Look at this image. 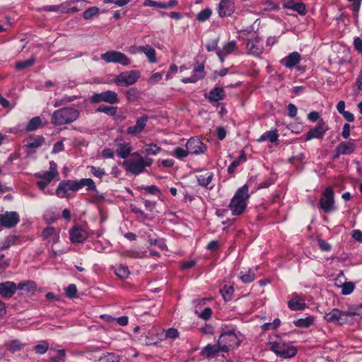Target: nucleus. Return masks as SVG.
Segmentation results:
<instances>
[{
	"label": "nucleus",
	"mask_w": 362,
	"mask_h": 362,
	"mask_svg": "<svg viewBox=\"0 0 362 362\" xmlns=\"http://www.w3.org/2000/svg\"><path fill=\"white\" fill-rule=\"evenodd\" d=\"M341 288V293L343 295H349L354 291V284L351 281L344 282L343 283Z\"/></svg>",
	"instance_id": "c03bdc74"
},
{
	"label": "nucleus",
	"mask_w": 362,
	"mask_h": 362,
	"mask_svg": "<svg viewBox=\"0 0 362 362\" xmlns=\"http://www.w3.org/2000/svg\"><path fill=\"white\" fill-rule=\"evenodd\" d=\"M23 347V344L19 340H13L8 345V349L12 352L21 350Z\"/></svg>",
	"instance_id": "de8ad7c7"
},
{
	"label": "nucleus",
	"mask_w": 362,
	"mask_h": 362,
	"mask_svg": "<svg viewBox=\"0 0 362 362\" xmlns=\"http://www.w3.org/2000/svg\"><path fill=\"white\" fill-rule=\"evenodd\" d=\"M160 151V148L154 144H151L148 145L145 149V152L147 154H151V155H156Z\"/></svg>",
	"instance_id": "09e8293b"
},
{
	"label": "nucleus",
	"mask_w": 362,
	"mask_h": 362,
	"mask_svg": "<svg viewBox=\"0 0 362 362\" xmlns=\"http://www.w3.org/2000/svg\"><path fill=\"white\" fill-rule=\"evenodd\" d=\"M35 62V57H30L25 61H20L16 63L15 67L18 70H23L32 66Z\"/></svg>",
	"instance_id": "473e14b6"
},
{
	"label": "nucleus",
	"mask_w": 362,
	"mask_h": 362,
	"mask_svg": "<svg viewBox=\"0 0 362 362\" xmlns=\"http://www.w3.org/2000/svg\"><path fill=\"white\" fill-rule=\"evenodd\" d=\"M90 171L94 176L100 178H101L105 173L103 168H96L95 166L90 167Z\"/></svg>",
	"instance_id": "bf43d9fd"
},
{
	"label": "nucleus",
	"mask_w": 362,
	"mask_h": 362,
	"mask_svg": "<svg viewBox=\"0 0 362 362\" xmlns=\"http://www.w3.org/2000/svg\"><path fill=\"white\" fill-rule=\"evenodd\" d=\"M137 50L144 52L148 57L149 62H156V50L151 46H139V47H137Z\"/></svg>",
	"instance_id": "393cba45"
},
{
	"label": "nucleus",
	"mask_w": 362,
	"mask_h": 362,
	"mask_svg": "<svg viewBox=\"0 0 362 362\" xmlns=\"http://www.w3.org/2000/svg\"><path fill=\"white\" fill-rule=\"evenodd\" d=\"M292 9L297 11L300 15L306 13L305 5L303 3H296L293 4Z\"/></svg>",
	"instance_id": "603ef678"
},
{
	"label": "nucleus",
	"mask_w": 362,
	"mask_h": 362,
	"mask_svg": "<svg viewBox=\"0 0 362 362\" xmlns=\"http://www.w3.org/2000/svg\"><path fill=\"white\" fill-rule=\"evenodd\" d=\"M327 130L328 127L326 126L325 121L320 119L315 127L310 129L306 133L305 141H309L313 139H322Z\"/></svg>",
	"instance_id": "9d476101"
},
{
	"label": "nucleus",
	"mask_w": 362,
	"mask_h": 362,
	"mask_svg": "<svg viewBox=\"0 0 362 362\" xmlns=\"http://www.w3.org/2000/svg\"><path fill=\"white\" fill-rule=\"evenodd\" d=\"M115 274L120 279H127L130 272L127 266L119 265L115 271Z\"/></svg>",
	"instance_id": "f704fd0d"
},
{
	"label": "nucleus",
	"mask_w": 362,
	"mask_h": 362,
	"mask_svg": "<svg viewBox=\"0 0 362 362\" xmlns=\"http://www.w3.org/2000/svg\"><path fill=\"white\" fill-rule=\"evenodd\" d=\"M240 278L244 283H250L255 279V274L249 269L245 274L241 272Z\"/></svg>",
	"instance_id": "37998d69"
},
{
	"label": "nucleus",
	"mask_w": 362,
	"mask_h": 362,
	"mask_svg": "<svg viewBox=\"0 0 362 362\" xmlns=\"http://www.w3.org/2000/svg\"><path fill=\"white\" fill-rule=\"evenodd\" d=\"M195 74L189 78H185L182 79V81L184 83H195L200 79H202L204 77V66L203 64H199L195 69Z\"/></svg>",
	"instance_id": "aec40b11"
},
{
	"label": "nucleus",
	"mask_w": 362,
	"mask_h": 362,
	"mask_svg": "<svg viewBox=\"0 0 362 362\" xmlns=\"http://www.w3.org/2000/svg\"><path fill=\"white\" fill-rule=\"evenodd\" d=\"M300 59V55L297 52H293L282 60L286 67H293L296 65Z\"/></svg>",
	"instance_id": "b1692460"
},
{
	"label": "nucleus",
	"mask_w": 362,
	"mask_h": 362,
	"mask_svg": "<svg viewBox=\"0 0 362 362\" xmlns=\"http://www.w3.org/2000/svg\"><path fill=\"white\" fill-rule=\"evenodd\" d=\"M233 291L234 288L232 286H228L227 285H225L220 289V292L226 301H229L232 299Z\"/></svg>",
	"instance_id": "2f4dec72"
},
{
	"label": "nucleus",
	"mask_w": 362,
	"mask_h": 362,
	"mask_svg": "<svg viewBox=\"0 0 362 362\" xmlns=\"http://www.w3.org/2000/svg\"><path fill=\"white\" fill-rule=\"evenodd\" d=\"M77 288L75 284H70L66 289V295L70 298H75L76 296Z\"/></svg>",
	"instance_id": "3c124183"
},
{
	"label": "nucleus",
	"mask_w": 362,
	"mask_h": 362,
	"mask_svg": "<svg viewBox=\"0 0 362 362\" xmlns=\"http://www.w3.org/2000/svg\"><path fill=\"white\" fill-rule=\"evenodd\" d=\"M76 98V96L64 97L60 100L55 103L54 107L61 106V105H65L66 103H71V102L74 101Z\"/></svg>",
	"instance_id": "6e6d98bb"
},
{
	"label": "nucleus",
	"mask_w": 362,
	"mask_h": 362,
	"mask_svg": "<svg viewBox=\"0 0 362 362\" xmlns=\"http://www.w3.org/2000/svg\"><path fill=\"white\" fill-rule=\"evenodd\" d=\"M41 124V119L39 117H35L31 119L27 124L26 129L28 131H33L37 129Z\"/></svg>",
	"instance_id": "ea45409f"
},
{
	"label": "nucleus",
	"mask_w": 362,
	"mask_h": 362,
	"mask_svg": "<svg viewBox=\"0 0 362 362\" xmlns=\"http://www.w3.org/2000/svg\"><path fill=\"white\" fill-rule=\"evenodd\" d=\"M269 139L271 142H274L278 139V134L276 131H269L268 132L266 135H263L261 136L260 140L263 141L265 139Z\"/></svg>",
	"instance_id": "49530a36"
},
{
	"label": "nucleus",
	"mask_w": 362,
	"mask_h": 362,
	"mask_svg": "<svg viewBox=\"0 0 362 362\" xmlns=\"http://www.w3.org/2000/svg\"><path fill=\"white\" fill-rule=\"evenodd\" d=\"M355 315V313L341 312L334 308L329 313L326 314L325 318L328 322H337L339 325H343L347 322V317L349 316H354Z\"/></svg>",
	"instance_id": "423d86ee"
},
{
	"label": "nucleus",
	"mask_w": 362,
	"mask_h": 362,
	"mask_svg": "<svg viewBox=\"0 0 362 362\" xmlns=\"http://www.w3.org/2000/svg\"><path fill=\"white\" fill-rule=\"evenodd\" d=\"M164 332L165 339H176L179 337L180 334L178 330L173 327L164 330Z\"/></svg>",
	"instance_id": "a18cd8bd"
},
{
	"label": "nucleus",
	"mask_w": 362,
	"mask_h": 362,
	"mask_svg": "<svg viewBox=\"0 0 362 362\" xmlns=\"http://www.w3.org/2000/svg\"><path fill=\"white\" fill-rule=\"evenodd\" d=\"M66 191L67 189L66 186L64 185V183L62 182L59 185L58 187L56 189V194L59 197H66Z\"/></svg>",
	"instance_id": "5fc2aeb1"
},
{
	"label": "nucleus",
	"mask_w": 362,
	"mask_h": 362,
	"mask_svg": "<svg viewBox=\"0 0 362 362\" xmlns=\"http://www.w3.org/2000/svg\"><path fill=\"white\" fill-rule=\"evenodd\" d=\"M16 291V285L11 281L0 284V295L4 298H11Z\"/></svg>",
	"instance_id": "a211bd4d"
},
{
	"label": "nucleus",
	"mask_w": 362,
	"mask_h": 362,
	"mask_svg": "<svg viewBox=\"0 0 362 362\" xmlns=\"http://www.w3.org/2000/svg\"><path fill=\"white\" fill-rule=\"evenodd\" d=\"M53 236V243H57L59 241V233L55 232L53 227H47L42 232V237L44 240L48 239L49 237Z\"/></svg>",
	"instance_id": "c85d7f7f"
},
{
	"label": "nucleus",
	"mask_w": 362,
	"mask_h": 362,
	"mask_svg": "<svg viewBox=\"0 0 362 362\" xmlns=\"http://www.w3.org/2000/svg\"><path fill=\"white\" fill-rule=\"evenodd\" d=\"M99 13V8L96 6L90 7L89 8L86 9L83 13V17L86 20H90L94 16H96Z\"/></svg>",
	"instance_id": "4c0bfd02"
},
{
	"label": "nucleus",
	"mask_w": 362,
	"mask_h": 362,
	"mask_svg": "<svg viewBox=\"0 0 362 362\" xmlns=\"http://www.w3.org/2000/svg\"><path fill=\"white\" fill-rule=\"evenodd\" d=\"M148 117L143 115L136 119V124L133 127H129L127 129V133L130 135L136 136L141 133L146 125Z\"/></svg>",
	"instance_id": "2eb2a0df"
},
{
	"label": "nucleus",
	"mask_w": 362,
	"mask_h": 362,
	"mask_svg": "<svg viewBox=\"0 0 362 362\" xmlns=\"http://www.w3.org/2000/svg\"><path fill=\"white\" fill-rule=\"evenodd\" d=\"M177 4V0H170L167 4L160 3L152 0H146L144 3V6H156L160 8H168L175 6Z\"/></svg>",
	"instance_id": "5701e85b"
},
{
	"label": "nucleus",
	"mask_w": 362,
	"mask_h": 362,
	"mask_svg": "<svg viewBox=\"0 0 362 362\" xmlns=\"http://www.w3.org/2000/svg\"><path fill=\"white\" fill-rule=\"evenodd\" d=\"M186 148H187L189 153L199 154L205 152L206 146L198 138L192 137L187 141Z\"/></svg>",
	"instance_id": "ddd939ff"
},
{
	"label": "nucleus",
	"mask_w": 362,
	"mask_h": 362,
	"mask_svg": "<svg viewBox=\"0 0 362 362\" xmlns=\"http://www.w3.org/2000/svg\"><path fill=\"white\" fill-rule=\"evenodd\" d=\"M247 49L250 54L258 56L262 52V46L259 42V38L256 36L254 39L247 41Z\"/></svg>",
	"instance_id": "6ab92c4d"
},
{
	"label": "nucleus",
	"mask_w": 362,
	"mask_h": 362,
	"mask_svg": "<svg viewBox=\"0 0 362 362\" xmlns=\"http://www.w3.org/2000/svg\"><path fill=\"white\" fill-rule=\"evenodd\" d=\"M90 101L93 103H99L105 102L110 104L117 103L119 100L117 94L112 90H107L100 93H95L90 98Z\"/></svg>",
	"instance_id": "6e6552de"
},
{
	"label": "nucleus",
	"mask_w": 362,
	"mask_h": 362,
	"mask_svg": "<svg viewBox=\"0 0 362 362\" xmlns=\"http://www.w3.org/2000/svg\"><path fill=\"white\" fill-rule=\"evenodd\" d=\"M320 208L327 213L334 209V192L331 187L326 188L320 200Z\"/></svg>",
	"instance_id": "0eeeda50"
},
{
	"label": "nucleus",
	"mask_w": 362,
	"mask_h": 362,
	"mask_svg": "<svg viewBox=\"0 0 362 362\" xmlns=\"http://www.w3.org/2000/svg\"><path fill=\"white\" fill-rule=\"evenodd\" d=\"M48 346V343L43 341L42 344L36 345L34 349L37 353L42 354L47 351Z\"/></svg>",
	"instance_id": "13d9d810"
},
{
	"label": "nucleus",
	"mask_w": 362,
	"mask_h": 362,
	"mask_svg": "<svg viewBox=\"0 0 362 362\" xmlns=\"http://www.w3.org/2000/svg\"><path fill=\"white\" fill-rule=\"evenodd\" d=\"M234 11V4L229 0H222L218 4V15L222 18L231 16Z\"/></svg>",
	"instance_id": "f3484780"
},
{
	"label": "nucleus",
	"mask_w": 362,
	"mask_h": 362,
	"mask_svg": "<svg viewBox=\"0 0 362 362\" xmlns=\"http://www.w3.org/2000/svg\"><path fill=\"white\" fill-rule=\"evenodd\" d=\"M140 77V74L136 71L122 72L116 76L115 83L124 86H129L135 83Z\"/></svg>",
	"instance_id": "39448f33"
},
{
	"label": "nucleus",
	"mask_w": 362,
	"mask_h": 362,
	"mask_svg": "<svg viewBox=\"0 0 362 362\" xmlns=\"http://www.w3.org/2000/svg\"><path fill=\"white\" fill-rule=\"evenodd\" d=\"M354 48L362 54V40L360 37H356L354 40Z\"/></svg>",
	"instance_id": "0e129e2a"
},
{
	"label": "nucleus",
	"mask_w": 362,
	"mask_h": 362,
	"mask_svg": "<svg viewBox=\"0 0 362 362\" xmlns=\"http://www.w3.org/2000/svg\"><path fill=\"white\" fill-rule=\"evenodd\" d=\"M213 178V173L208 171H202L197 177L198 182L203 187H208Z\"/></svg>",
	"instance_id": "cd10ccee"
},
{
	"label": "nucleus",
	"mask_w": 362,
	"mask_h": 362,
	"mask_svg": "<svg viewBox=\"0 0 362 362\" xmlns=\"http://www.w3.org/2000/svg\"><path fill=\"white\" fill-rule=\"evenodd\" d=\"M225 96L224 90L222 88L216 87L209 92V100L212 101H219L223 100Z\"/></svg>",
	"instance_id": "c756f323"
},
{
	"label": "nucleus",
	"mask_w": 362,
	"mask_h": 362,
	"mask_svg": "<svg viewBox=\"0 0 362 362\" xmlns=\"http://www.w3.org/2000/svg\"><path fill=\"white\" fill-rule=\"evenodd\" d=\"M317 243H318V245H319L320 248L322 250L328 251L331 248L330 245L322 239H319L317 240Z\"/></svg>",
	"instance_id": "e2e57ef3"
},
{
	"label": "nucleus",
	"mask_w": 362,
	"mask_h": 362,
	"mask_svg": "<svg viewBox=\"0 0 362 362\" xmlns=\"http://www.w3.org/2000/svg\"><path fill=\"white\" fill-rule=\"evenodd\" d=\"M314 319L309 316L306 318H301L294 321V325L299 327H308L313 323Z\"/></svg>",
	"instance_id": "72a5a7b5"
},
{
	"label": "nucleus",
	"mask_w": 362,
	"mask_h": 362,
	"mask_svg": "<svg viewBox=\"0 0 362 362\" xmlns=\"http://www.w3.org/2000/svg\"><path fill=\"white\" fill-rule=\"evenodd\" d=\"M212 314V310L210 308H206L199 315V317L202 318L203 320H209Z\"/></svg>",
	"instance_id": "680f3d73"
},
{
	"label": "nucleus",
	"mask_w": 362,
	"mask_h": 362,
	"mask_svg": "<svg viewBox=\"0 0 362 362\" xmlns=\"http://www.w3.org/2000/svg\"><path fill=\"white\" fill-rule=\"evenodd\" d=\"M236 44L235 42H228L224 47L223 48V50H221L223 52H224V55L229 54L232 52H233L235 49Z\"/></svg>",
	"instance_id": "864d4df0"
},
{
	"label": "nucleus",
	"mask_w": 362,
	"mask_h": 362,
	"mask_svg": "<svg viewBox=\"0 0 362 362\" xmlns=\"http://www.w3.org/2000/svg\"><path fill=\"white\" fill-rule=\"evenodd\" d=\"M116 153L122 158H126L131 153V147L129 144L120 143L117 146Z\"/></svg>",
	"instance_id": "bb28decb"
},
{
	"label": "nucleus",
	"mask_w": 362,
	"mask_h": 362,
	"mask_svg": "<svg viewBox=\"0 0 362 362\" xmlns=\"http://www.w3.org/2000/svg\"><path fill=\"white\" fill-rule=\"evenodd\" d=\"M220 351L224 352L221 345L217 341V343L214 345L208 344L205 346L202 354L207 357H211Z\"/></svg>",
	"instance_id": "4be33fe9"
},
{
	"label": "nucleus",
	"mask_w": 362,
	"mask_h": 362,
	"mask_svg": "<svg viewBox=\"0 0 362 362\" xmlns=\"http://www.w3.org/2000/svg\"><path fill=\"white\" fill-rule=\"evenodd\" d=\"M264 4L265 5V7L263 8L264 11H271L273 10H276L278 8V5L274 4L271 0H266L264 2Z\"/></svg>",
	"instance_id": "4d7b16f0"
},
{
	"label": "nucleus",
	"mask_w": 362,
	"mask_h": 362,
	"mask_svg": "<svg viewBox=\"0 0 362 362\" xmlns=\"http://www.w3.org/2000/svg\"><path fill=\"white\" fill-rule=\"evenodd\" d=\"M352 238L359 242V243H362V232L359 230H354L352 231Z\"/></svg>",
	"instance_id": "69168bd1"
},
{
	"label": "nucleus",
	"mask_w": 362,
	"mask_h": 362,
	"mask_svg": "<svg viewBox=\"0 0 362 362\" xmlns=\"http://www.w3.org/2000/svg\"><path fill=\"white\" fill-rule=\"evenodd\" d=\"M119 360L120 358L118 355L114 353H107L99 358L98 362H119Z\"/></svg>",
	"instance_id": "c9c22d12"
},
{
	"label": "nucleus",
	"mask_w": 362,
	"mask_h": 362,
	"mask_svg": "<svg viewBox=\"0 0 362 362\" xmlns=\"http://www.w3.org/2000/svg\"><path fill=\"white\" fill-rule=\"evenodd\" d=\"M97 111L114 116L116 115L117 107L113 106L100 105L98 107Z\"/></svg>",
	"instance_id": "79ce46f5"
},
{
	"label": "nucleus",
	"mask_w": 362,
	"mask_h": 362,
	"mask_svg": "<svg viewBox=\"0 0 362 362\" xmlns=\"http://www.w3.org/2000/svg\"><path fill=\"white\" fill-rule=\"evenodd\" d=\"M79 117L78 110L72 107H63L54 112L51 122L54 125L69 124L76 120Z\"/></svg>",
	"instance_id": "f03ea898"
},
{
	"label": "nucleus",
	"mask_w": 362,
	"mask_h": 362,
	"mask_svg": "<svg viewBox=\"0 0 362 362\" xmlns=\"http://www.w3.org/2000/svg\"><path fill=\"white\" fill-rule=\"evenodd\" d=\"M140 91L136 88H132L126 91L127 100L129 103L135 102L140 98Z\"/></svg>",
	"instance_id": "7c9ffc66"
},
{
	"label": "nucleus",
	"mask_w": 362,
	"mask_h": 362,
	"mask_svg": "<svg viewBox=\"0 0 362 362\" xmlns=\"http://www.w3.org/2000/svg\"><path fill=\"white\" fill-rule=\"evenodd\" d=\"M218 341L221 345L224 352H228L230 349L238 346L240 344V340L232 330L221 334L218 337Z\"/></svg>",
	"instance_id": "7ed1b4c3"
},
{
	"label": "nucleus",
	"mask_w": 362,
	"mask_h": 362,
	"mask_svg": "<svg viewBox=\"0 0 362 362\" xmlns=\"http://www.w3.org/2000/svg\"><path fill=\"white\" fill-rule=\"evenodd\" d=\"M211 14H212V10L209 8H206L201 11L197 15V20L199 22H204L211 17Z\"/></svg>",
	"instance_id": "e433bc0d"
},
{
	"label": "nucleus",
	"mask_w": 362,
	"mask_h": 362,
	"mask_svg": "<svg viewBox=\"0 0 362 362\" xmlns=\"http://www.w3.org/2000/svg\"><path fill=\"white\" fill-rule=\"evenodd\" d=\"M45 143V138L42 136H29L27 139L25 146L30 148H38Z\"/></svg>",
	"instance_id": "a878e982"
},
{
	"label": "nucleus",
	"mask_w": 362,
	"mask_h": 362,
	"mask_svg": "<svg viewBox=\"0 0 362 362\" xmlns=\"http://www.w3.org/2000/svg\"><path fill=\"white\" fill-rule=\"evenodd\" d=\"M272 350L285 358L293 357L297 353V350L294 346H286L279 343L274 344L272 346Z\"/></svg>",
	"instance_id": "9b49d317"
},
{
	"label": "nucleus",
	"mask_w": 362,
	"mask_h": 362,
	"mask_svg": "<svg viewBox=\"0 0 362 362\" xmlns=\"http://www.w3.org/2000/svg\"><path fill=\"white\" fill-rule=\"evenodd\" d=\"M67 189L77 191L81 189L80 182L76 180H64L62 181Z\"/></svg>",
	"instance_id": "58836bf2"
},
{
	"label": "nucleus",
	"mask_w": 362,
	"mask_h": 362,
	"mask_svg": "<svg viewBox=\"0 0 362 362\" xmlns=\"http://www.w3.org/2000/svg\"><path fill=\"white\" fill-rule=\"evenodd\" d=\"M288 116L291 117H294L297 114V107L293 104L290 103L288 105Z\"/></svg>",
	"instance_id": "338daca9"
},
{
	"label": "nucleus",
	"mask_w": 362,
	"mask_h": 362,
	"mask_svg": "<svg viewBox=\"0 0 362 362\" xmlns=\"http://www.w3.org/2000/svg\"><path fill=\"white\" fill-rule=\"evenodd\" d=\"M122 166L127 172L133 175H139L144 171L143 158L139 156V158H130L122 163Z\"/></svg>",
	"instance_id": "1a4fd4ad"
},
{
	"label": "nucleus",
	"mask_w": 362,
	"mask_h": 362,
	"mask_svg": "<svg viewBox=\"0 0 362 362\" xmlns=\"http://www.w3.org/2000/svg\"><path fill=\"white\" fill-rule=\"evenodd\" d=\"M19 222L18 214L15 211H6L0 214V224L10 228L15 226Z\"/></svg>",
	"instance_id": "f8f14e48"
},
{
	"label": "nucleus",
	"mask_w": 362,
	"mask_h": 362,
	"mask_svg": "<svg viewBox=\"0 0 362 362\" xmlns=\"http://www.w3.org/2000/svg\"><path fill=\"white\" fill-rule=\"evenodd\" d=\"M81 188L83 186H86L88 190L90 191H95L96 190V186L93 182V180L90 178H83L79 180Z\"/></svg>",
	"instance_id": "a19ab883"
},
{
	"label": "nucleus",
	"mask_w": 362,
	"mask_h": 362,
	"mask_svg": "<svg viewBox=\"0 0 362 362\" xmlns=\"http://www.w3.org/2000/svg\"><path fill=\"white\" fill-rule=\"evenodd\" d=\"M57 175L50 171L45 172L42 175H40V177L44 179L46 182L49 183Z\"/></svg>",
	"instance_id": "052dcab7"
},
{
	"label": "nucleus",
	"mask_w": 362,
	"mask_h": 362,
	"mask_svg": "<svg viewBox=\"0 0 362 362\" xmlns=\"http://www.w3.org/2000/svg\"><path fill=\"white\" fill-rule=\"evenodd\" d=\"M100 57L107 64L117 63L123 66H127L131 63V60L124 53L116 50H109L102 54Z\"/></svg>",
	"instance_id": "20e7f679"
},
{
	"label": "nucleus",
	"mask_w": 362,
	"mask_h": 362,
	"mask_svg": "<svg viewBox=\"0 0 362 362\" xmlns=\"http://www.w3.org/2000/svg\"><path fill=\"white\" fill-rule=\"evenodd\" d=\"M288 306L292 310H302L305 308L306 304L303 298L295 296L288 302Z\"/></svg>",
	"instance_id": "412c9836"
},
{
	"label": "nucleus",
	"mask_w": 362,
	"mask_h": 362,
	"mask_svg": "<svg viewBox=\"0 0 362 362\" xmlns=\"http://www.w3.org/2000/svg\"><path fill=\"white\" fill-rule=\"evenodd\" d=\"M189 151L187 150V148L185 150V149H183L180 147H177L175 148L174 150V155L177 158H185V157H187L188 155H189Z\"/></svg>",
	"instance_id": "8fccbe9b"
},
{
	"label": "nucleus",
	"mask_w": 362,
	"mask_h": 362,
	"mask_svg": "<svg viewBox=\"0 0 362 362\" xmlns=\"http://www.w3.org/2000/svg\"><path fill=\"white\" fill-rule=\"evenodd\" d=\"M69 235L70 240L74 243H82L88 238L86 231L78 226L72 228Z\"/></svg>",
	"instance_id": "dca6fc26"
},
{
	"label": "nucleus",
	"mask_w": 362,
	"mask_h": 362,
	"mask_svg": "<svg viewBox=\"0 0 362 362\" xmlns=\"http://www.w3.org/2000/svg\"><path fill=\"white\" fill-rule=\"evenodd\" d=\"M216 132H217L218 138L220 140H223L226 137V131L224 127H218L216 129Z\"/></svg>",
	"instance_id": "774afa93"
},
{
	"label": "nucleus",
	"mask_w": 362,
	"mask_h": 362,
	"mask_svg": "<svg viewBox=\"0 0 362 362\" xmlns=\"http://www.w3.org/2000/svg\"><path fill=\"white\" fill-rule=\"evenodd\" d=\"M356 148L354 143L350 141L341 142L334 150V158H337L340 155H348L352 153Z\"/></svg>",
	"instance_id": "4468645a"
},
{
	"label": "nucleus",
	"mask_w": 362,
	"mask_h": 362,
	"mask_svg": "<svg viewBox=\"0 0 362 362\" xmlns=\"http://www.w3.org/2000/svg\"><path fill=\"white\" fill-rule=\"evenodd\" d=\"M249 187L247 185L240 188L230 201L229 208L233 215H240L243 213L246 207V201L249 198Z\"/></svg>",
	"instance_id": "f257e3e1"
}]
</instances>
